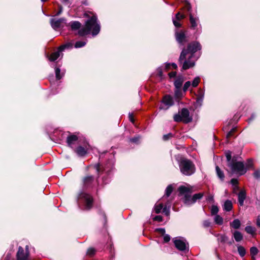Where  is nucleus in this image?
<instances>
[{
    "label": "nucleus",
    "mask_w": 260,
    "mask_h": 260,
    "mask_svg": "<svg viewBox=\"0 0 260 260\" xmlns=\"http://www.w3.org/2000/svg\"><path fill=\"white\" fill-rule=\"evenodd\" d=\"M183 81L184 80L182 77H178L174 82L175 88H181Z\"/></svg>",
    "instance_id": "nucleus-20"
},
{
    "label": "nucleus",
    "mask_w": 260,
    "mask_h": 260,
    "mask_svg": "<svg viewBox=\"0 0 260 260\" xmlns=\"http://www.w3.org/2000/svg\"><path fill=\"white\" fill-rule=\"evenodd\" d=\"M186 56L185 59H184L182 62L180 63H182V70H186L189 68H191L194 66L196 59H193V55L190 54L188 57L187 59H186Z\"/></svg>",
    "instance_id": "nucleus-6"
},
{
    "label": "nucleus",
    "mask_w": 260,
    "mask_h": 260,
    "mask_svg": "<svg viewBox=\"0 0 260 260\" xmlns=\"http://www.w3.org/2000/svg\"><path fill=\"white\" fill-rule=\"evenodd\" d=\"M236 128H232L226 135L227 139H230L233 136V133L235 132Z\"/></svg>",
    "instance_id": "nucleus-43"
},
{
    "label": "nucleus",
    "mask_w": 260,
    "mask_h": 260,
    "mask_svg": "<svg viewBox=\"0 0 260 260\" xmlns=\"http://www.w3.org/2000/svg\"><path fill=\"white\" fill-rule=\"evenodd\" d=\"M217 240L218 242L225 243H226L229 240V238L225 235H218Z\"/></svg>",
    "instance_id": "nucleus-25"
},
{
    "label": "nucleus",
    "mask_w": 260,
    "mask_h": 260,
    "mask_svg": "<svg viewBox=\"0 0 260 260\" xmlns=\"http://www.w3.org/2000/svg\"><path fill=\"white\" fill-rule=\"evenodd\" d=\"M95 253V250L94 248H90L87 250V254L90 256L93 255Z\"/></svg>",
    "instance_id": "nucleus-44"
},
{
    "label": "nucleus",
    "mask_w": 260,
    "mask_h": 260,
    "mask_svg": "<svg viewBox=\"0 0 260 260\" xmlns=\"http://www.w3.org/2000/svg\"><path fill=\"white\" fill-rule=\"evenodd\" d=\"M153 219H154V220L160 222V221H162V216H161L160 215H157V216H156L155 217H154Z\"/></svg>",
    "instance_id": "nucleus-53"
},
{
    "label": "nucleus",
    "mask_w": 260,
    "mask_h": 260,
    "mask_svg": "<svg viewBox=\"0 0 260 260\" xmlns=\"http://www.w3.org/2000/svg\"><path fill=\"white\" fill-rule=\"evenodd\" d=\"M233 237L236 241L237 242H240L243 239V235L240 232L238 231H236L234 232V233H233Z\"/></svg>",
    "instance_id": "nucleus-23"
},
{
    "label": "nucleus",
    "mask_w": 260,
    "mask_h": 260,
    "mask_svg": "<svg viewBox=\"0 0 260 260\" xmlns=\"http://www.w3.org/2000/svg\"><path fill=\"white\" fill-rule=\"evenodd\" d=\"M185 17V16L183 14H181L179 12L177 13L176 15V20H180L182 19H183Z\"/></svg>",
    "instance_id": "nucleus-46"
},
{
    "label": "nucleus",
    "mask_w": 260,
    "mask_h": 260,
    "mask_svg": "<svg viewBox=\"0 0 260 260\" xmlns=\"http://www.w3.org/2000/svg\"><path fill=\"white\" fill-rule=\"evenodd\" d=\"M158 75L160 77H161L162 75V72L161 70L159 71L158 72Z\"/></svg>",
    "instance_id": "nucleus-61"
},
{
    "label": "nucleus",
    "mask_w": 260,
    "mask_h": 260,
    "mask_svg": "<svg viewBox=\"0 0 260 260\" xmlns=\"http://www.w3.org/2000/svg\"><path fill=\"white\" fill-rule=\"evenodd\" d=\"M94 167L98 173H100L101 172L104 171H106V169L102 170V168L101 167V166L99 164L95 165Z\"/></svg>",
    "instance_id": "nucleus-42"
},
{
    "label": "nucleus",
    "mask_w": 260,
    "mask_h": 260,
    "mask_svg": "<svg viewBox=\"0 0 260 260\" xmlns=\"http://www.w3.org/2000/svg\"><path fill=\"white\" fill-rule=\"evenodd\" d=\"M216 174L218 177L221 180H223L224 178V175L222 171L220 170L218 166H216L215 168Z\"/></svg>",
    "instance_id": "nucleus-26"
},
{
    "label": "nucleus",
    "mask_w": 260,
    "mask_h": 260,
    "mask_svg": "<svg viewBox=\"0 0 260 260\" xmlns=\"http://www.w3.org/2000/svg\"><path fill=\"white\" fill-rule=\"evenodd\" d=\"M178 191L181 195L184 196L183 202L187 205H190L194 204L192 200V197L191 196L192 192L191 188L185 186H180L178 188Z\"/></svg>",
    "instance_id": "nucleus-5"
},
{
    "label": "nucleus",
    "mask_w": 260,
    "mask_h": 260,
    "mask_svg": "<svg viewBox=\"0 0 260 260\" xmlns=\"http://www.w3.org/2000/svg\"><path fill=\"white\" fill-rule=\"evenodd\" d=\"M215 222L219 225H221L223 223V218L219 215H216L214 217Z\"/></svg>",
    "instance_id": "nucleus-33"
},
{
    "label": "nucleus",
    "mask_w": 260,
    "mask_h": 260,
    "mask_svg": "<svg viewBox=\"0 0 260 260\" xmlns=\"http://www.w3.org/2000/svg\"><path fill=\"white\" fill-rule=\"evenodd\" d=\"M207 200L208 201H213V197L212 196H209L207 198Z\"/></svg>",
    "instance_id": "nucleus-58"
},
{
    "label": "nucleus",
    "mask_w": 260,
    "mask_h": 260,
    "mask_svg": "<svg viewBox=\"0 0 260 260\" xmlns=\"http://www.w3.org/2000/svg\"><path fill=\"white\" fill-rule=\"evenodd\" d=\"M173 137V134L172 133H169L167 135H165L163 136V140L165 141H167L169 140V139Z\"/></svg>",
    "instance_id": "nucleus-45"
},
{
    "label": "nucleus",
    "mask_w": 260,
    "mask_h": 260,
    "mask_svg": "<svg viewBox=\"0 0 260 260\" xmlns=\"http://www.w3.org/2000/svg\"><path fill=\"white\" fill-rule=\"evenodd\" d=\"M174 243L175 247L178 250L184 252L188 251V244L184 240L176 238L174 239Z\"/></svg>",
    "instance_id": "nucleus-9"
},
{
    "label": "nucleus",
    "mask_w": 260,
    "mask_h": 260,
    "mask_svg": "<svg viewBox=\"0 0 260 260\" xmlns=\"http://www.w3.org/2000/svg\"><path fill=\"white\" fill-rule=\"evenodd\" d=\"M246 198V192L244 190H241L238 193V202L241 206L244 204V201Z\"/></svg>",
    "instance_id": "nucleus-15"
},
{
    "label": "nucleus",
    "mask_w": 260,
    "mask_h": 260,
    "mask_svg": "<svg viewBox=\"0 0 260 260\" xmlns=\"http://www.w3.org/2000/svg\"><path fill=\"white\" fill-rule=\"evenodd\" d=\"M76 152L79 156H83L86 154L87 149L82 146H79L76 148Z\"/></svg>",
    "instance_id": "nucleus-18"
},
{
    "label": "nucleus",
    "mask_w": 260,
    "mask_h": 260,
    "mask_svg": "<svg viewBox=\"0 0 260 260\" xmlns=\"http://www.w3.org/2000/svg\"><path fill=\"white\" fill-rule=\"evenodd\" d=\"M187 9L188 11L190 10V6L189 5H187Z\"/></svg>",
    "instance_id": "nucleus-63"
},
{
    "label": "nucleus",
    "mask_w": 260,
    "mask_h": 260,
    "mask_svg": "<svg viewBox=\"0 0 260 260\" xmlns=\"http://www.w3.org/2000/svg\"><path fill=\"white\" fill-rule=\"evenodd\" d=\"M86 44V42L84 41H77L75 44V47L76 48H81L83 47Z\"/></svg>",
    "instance_id": "nucleus-37"
},
{
    "label": "nucleus",
    "mask_w": 260,
    "mask_h": 260,
    "mask_svg": "<svg viewBox=\"0 0 260 260\" xmlns=\"http://www.w3.org/2000/svg\"><path fill=\"white\" fill-rule=\"evenodd\" d=\"M69 45L66 44L60 46L57 51L54 52L51 54L49 58V60L53 61L56 60L59 57L60 52L62 51L65 48L69 47Z\"/></svg>",
    "instance_id": "nucleus-12"
},
{
    "label": "nucleus",
    "mask_w": 260,
    "mask_h": 260,
    "mask_svg": "<svg viewBox=\"0 0 260 260\" xmlns=\"http://www.w3.org/2000/svg\"><path fill=\"white\" fill-rule=\"evenodd\" d=\"M223 208L224 210L228 212L231 211L233 208L232 202L230 200H226L224 202Z\"/></svg>",
    "instance_id": "nucleus-21"
},
{
    "label": "nucleus",
    "mask_w": 260,
    "mask_h": 260,
    "mask_svg": "<svg viewBox=\"0 0 260 260\" xmlns=\"http://www.w3.org/2000/svg\"><path fill=\"white\" fill-rule=\"evenodd\" d=\"M164 236V241L165 242H168L170 240V236L168 234H165Z\"/></svg>",
    "instance_id": "nucleus-51"
},
{
    "label": "nucleus",
    "mask_w": 260,
    "mask_h": 260,
    "mask_svg": "<svg viewBox=\"0 0 260 260\" xmlns=\"http://www.w3.org/2000/svg\"><path fill=\"white\" fill-rule=\"evenodd\" d=\"M232 173L238 174L240 175H243L246 172L244 165L241 161H237L235 158H233L231 162L228 164Z\"/></svg>",
    "instance_id": "nucleus-4"
},
{
    "label": "nucleus",
    "mask_w": 260,
    "mask_h": 260,
    "mask_svg": "<svg viewBox=\"0 0 260 260\" xmlns=\"http://www.w3.org/2000/svg\"><path fill=\"white\" fill-rule=\"evenodd\" d=\"M254 177L257 179H260V170H256L254 172L253 174Z\"/></svg>",
    "instance_id": "nucleus-49"
},
{
    "label": "nucleus",
    "mask_w": 260,
    "mask_h": 260,
    "mask_svg": "<svg viewBox=\"0 0 260 260\" xmlns=\"http://www.w3.org/2000/svg\"><path fill=\"white\" fill-rule=\"evenodd\" d=\"M66 23V19L64 18L55 19L52 18L50 20V24L52 27L57 30L58 28L63 27L64 24Z\"/></svg>",
    "instance_id": "nucleus-11"
},
{
    "label": "nucleus",
    "mask_w": 260,
    "mask_h": 260,
    "mask_svg": "<svg viewBox=\"0 0 260 260\" xmlns=\"http://www.w3.org/2000/svg\"><path fill=\"white\" fill-rule=\"evenodd\" d=\"M174 105L173 98L170 95H165L162 101V103L159 108L163 110H167Z\"/></svg>",
    "instance_id": "nucleus-7"
},
{
    "label": "nucleus",
    "mask_w": 260,
    "mask_h": 260,
    "mask_svg": "<svg viewBox=\"0 0 260 260\" xmlns=\"http://www.w3.org/2000/svg\"><path fill=\"white\" fill-rule=\"evenodd\" d=\"M231 182L232 184L235 186V187L238 188L237 185L238 184V180L236 179H232L231 180Z\"/></svg>",
    "instance_id": "nucleus-52"
},
{
    "label": "nucleus",
    "mask_w": 260,
    "mask_h": 260,
    "mask_svg": "<svg viewBox=\"0 0 260 260\" xmlns=\"http://www.w3.org/2000/svg\"><path fill=\"white\" fill-rule=\"evenodd\" d=\"M226 158L227 161H228V164L231 162L232 161V155L230 152H227L226 153Z\"/></svg>",
    "instance_id": "nucleus-47"
},
{
    "label": "nucleus",
    "mask_w": 260,
    "mask_h": 260,
    "mask_svg": "<svg viewBox=\"0 0 260 260\" xmlns=\"http://www.w3.org/2000/svg\"><path fill=\"white\" fill-rule=\"evenodd\" d=\"M155 231L159 233V234H160L161 235H164L165 234V229H163V228H158V229H156L155 230Z\"/></svg>",
    "instance_id": "nucleus-48"
},
{
    "label": "nucleus",
    "mask_w": 260,
    "mask_h": 260,
    "mask_svg": "<svg viewBox=\"0 0 260 260\" xmlns=\"http://www.w3.org/2000/svg\"><path fill=\"white\" fill-rule=\"evenodd\" d=\"M100 31V26L97 22V17L95 15H92L86 21L85 26L79 30L78 35L80 36H84L91 31L93 36H96Z\"/></svg>",
    "instance_id": "nucleus-1"
},
{
    "label": "nucleus",
    "mask_w": 260,
    "mask_h": 260,
    "mask_svg": "<svg viewBox=\"0 0 260 260\" xmlns=\"http://www.w3.org/2000/svg\"><path fill=\"white\" fill-rule=\"evenodd\" d=\"M203 224L205 228H208L211 225L210 222L208 220H204Z\"/></svg>",
    "instance_id": "nucleus-50"
},
{
    "label": "nucleus",
    "mask_w": 260,
    "mask_h": 260,
    "mask_svg": "<svg viewBox=\"0 0 260 260\" xmlns=\"http://www.w3.org/2000/svg\"><path fill=\"white\" fill-rule=\"evenodd\" d=\"M245 231L249 234L253 235L255 233V229L251 226L247 225L245 228Z\"/></svg>",
    "instance_id": "nucleus-29"
},
{
    "label": "nucleus",
    "mask_w": 260,
    "mask_h": 260,
    "mask_svg": "<svg viewBox=\"0 0 260 260\" xmlns=\"http://www.w3.org/2000/svg\"><path fill=\"white\" fill-rule=\"evenodd\" d=\"M172 191H173V187H172V185H169V186H168V187H167V188L166 189L165 194L163 198L169 197L170 196V194H171V193L172 192Z\"/></svg>",
    "instance_id": "nucleus-30"
},
{
    "label": "nucleus",
    "mask_w": 260,
    "mask_h": 260,
    "mask_svg": "<svg viewBox=\"0 0 260 260\" xmlns=\"http://www.w3.org/2000/svg\"><path fill=\"white\" fill-rule=\"evenodd\" d=\"M139 141V138L135 137L130 139V141L133 143H137Z\"/></svg>",
    "instance_id": "nucleus-56"
},
{
    "label": "nucleus",
    "mask_w": 260,
    "mask_h": 260,
    "mask_svg": "<svg viewBox=\"0 0 260 260\" xmlns=\"http://www.w3.org/2000/svg\"><path fill=\"white\" fill-rule=\"evenodd\" d=\"M200 79L199 77H196L192 81V83L191 84L192 86L194 87H197L198 85V84L200 82Z\"/></svg>",
    "instance_id": "nucleus-40"
},
{
    "label": "nucleus",
    "mask_w": 260,
    "mask_h": 260,
    "mask_svg": "<svg viewBox=\"0 0 260 260\" xmlns=\"http://www.w3.org/2000/svg\"><path fill=\"white\" fill-rule=\"evenodd\" d=\"M238 252L240 255L242 257L244 256L246 253L245 249L242 246H239L238 247Z\"/></svg>",
    "instance_id": "nucleus-34"
},
{
    "label": "nucleus",
    "mask_w": 260,
    "mask_h": 260,
    "mask_svg": "<svg viewBox=\"0 0 260 260\" xmlns=\"http://www.w3.org/2000/svg\"><path fill=\"white\" fill-rule=\"evenodd\" d=\"M256 224L258 226L260 227V216L257 217Z\"/></svg>",
    "instance_id": "nucleus-59"
},
{
    "label": "nucleus",
    "mask_w": 260,
    "mask_h": 260,
    "mask_svg": "<svg viewBox=\"0 0 260 260\" xmlns=\"http://www.w3.org/2000/svg\"><path fill=\"white\" fill-rule=\"evenodd\" d=\"M203 99V96H201L200 98H198V101H202Z\"/></svg>",
    "instance_id": "nucleus-62"
},
{
    "label": "nucleus",
    "mask_w": 260,
    "mask_h": 260,
    "mask_svg": "<svg viewBox=\"0 0 260 260\" xmlns=\"http://www.w3.org/2000/svg\"><path fill=\"white\" fill-rule=\"evenodd\" d=\"M169 75L170 78H174L176 75V72H172L169 74Z\"/></svg>",
    "instance_id": "nucleus-55"
},
{
    "label": "nucleus",
    "mask_w": 260,
    "mask_h": 260,
    "mask_svg": "<svg viewBox=\"0 0 260 260\" xmlns=\"http://www.w3.org/2000/svg\"><path fill=\"white\" fill-rule=\"evenodd\" d=\"M201 49V46L199 42H193L188 44L187 49H183L180 54L179 62L181 63L182 61L185 58L188 53L193 55V53L198 50Z\"/></svg>",
    "instance_id": "nucleus-3"
},
{
    "label": "nucleus",
    "mask_w": 260,
    "mask_h": 260,
    "mask_svg": "<svg viewBox=\"0 0 260 260\" xmlns=\"http://www.w3.org/2000/svg\"><path fill=\"white\" fill-rule=\"evenodd\" d=\"M69 25L71 26L72 30H76L80 28L81 24L79 21H74L70 22Z\"/></svg>",
    "instance_id": "nucleus-17"
},
{
    "label": "nucleus",
    "mask_w": 260,
    "mask_h": 260,
    "mask_svg": "<svg viewBox=\"0 0 260 260\" xmlns=\"http://www.w3.org/2000/svg\"><path fill=\"white\" fill-rule=\"evenodd\" d=\"M78 137L76 135H71L67 138V143L68 145L72 147V145L74 144L77 141Z\"/></svg>",
    "instance_id": "nucleus-16"
},
{
    "label": "nucleus",
    "mask_w": 260,
    "mask_h": 260,
    "mask_svg": "<svg viewBox=\"0 0 260 260\" xmlns=\"http://www.w3.org/2000/svg\"><path fill=\"white\" fill-rule=\"evenodd\" d=\"M171 66L172 67H173V68H174V69H176L177 68V66L176 63H172L171 64Z\"/></svg>",
    "instance_id": "nucleus-60"
},
{
    "label": "nucleus",
    "mask_w": 260,
    "mask_h": 260,
    "mask_svg": "<svg viewBox=\"0 0 260 260\" xmlns=\"http://www.w3.org/2000/svg\"><path fill=\"white\" fill-rule=\"evenodd\" d=\"M56 78L57 80L60 79L63 76V73L60 74V70L58 68H56L55 70Z\"/></svg>",
    "instance_id": "nucleus-36"
},
{
    "label": "nucleus",
    "mask_w": 260,
    "mask_h": 260,
    "mask_svg": "<svg viewBox=\"0 0 260 260\" xmlns=\"http://www.w3.org/2000/svg\"><path fill=\"white\" fill-rule=\"evenodd\" d=\"M79 198L84 200L85 201V208L86 209H90L92 207L93 199L90 194L85 192H82L80 194Z\"/></svg>",
    "instance_id": "nucleus-10"
},
{
    "label": "nucleus",
    "mask_w": 260,
    "mask_h": 260,
    "mask_svg": "<svg viewBox=\"0 0 260 260\" xmlns=\"http://www.w3.org/2000/svg\"><path fill=\"white\" fill-rule=\"evenodd\" d=\"M181 173L185 176H190L196 172L195 165L192 161L186 158L181 159L179 163Z\"/></svg>",
    "instance_id": "nucleus-2"
},
{
    "label": "nucleus",
    "mask_w": 260,
    "mask_h": 260,
    "mask_svg": "<svg viewBox=\"0 0 260 260\" xmlns=\"http://www.w3.org/2000/svg\"><path fill=\"white\" fill-rule=\"evenodd\" d=\"M164 205L162 203H160L158 205L155 206L154 210L156 213H159L161 210L163 209Z\"/></svg>",
    "instance_id": "nucleus-35"
},
{
    "label": "nucleus",
    "mask_w": 260,
    "mask_h": 260,
    "mask_svg": "<svg viewBox=\"0 0 260 260\" xmlns=\"http://www.w3.org/2000/svg\"><path fill=\"white\" fill-rule=\"evenodd\" d=\"M189 20L191 24V28L192 29H195L198 25V19L194 18L191 14H190Z\"/></svg>",
    "instance_id": "nucleus-19"
},
{
    "label": "nucleus",
    "mask_w": 260,
    "mask_h": 260,
    "mask_svg": "<svg viewBox=\"0 0 260 260\" xmlns=\"http://www.w3.org/2000/svg\"><path fill=\"white\" fill-rule=\"evenodd\" d=\"M171 207V202L168 201L165 205L164 206L162 211L167 216H169L170 214V209Z\"/></svg>",
    "instance_id": "nucleus-22"
},
{
    "label": "nucleus",
    "mask_w": 260,
    "mask_h": 260,
    "mask_svg": "<svg viewBox=\"0 0 260 260\" xmlns=\"http://www.w3.org/2000/svg\"><path fill=\"white\" fill-rule=\"evenodd\" d=\"M183 96L181 88H175V96L176 98L179 99Z\"/></svg>",
    "instance_id": "nucleus-32"
},
{
    "label": "nucleus",
    "mask_w": 260,
    "mask_h": 260,
    "mask_svg": "<svg viewBox=\"0 0 260 260\" xmlns=\"http://www.w3.org/2000/svg\"><path fill=\"white\" fill-rule=\"evenodd\" d=\"M190 85H191V83L190 81L186 82L183 86V91L184 92L186 91Z\"/></svg>",
    "instance_id": "nucleus-41"
},
{
    "label": "nucleus",
    "mask_w": 260,
    "mask_h": 260,
    "mask_svg": "<svg viewBox=\"0 0 260 260\" xmlns=\"http://www.w3.org/2000/svg\"><path fill=\"white\" fill-rule=\"evenodd\" d=\"M26 252H24L22 247H19L17 253V260H31L28 258L29 252L28 250V246L25 247Z\"/></svg>",
    "instance_id": "nucleus-8"
},
{
    "label": "nucleus",
    "mask_w": 260,
    "mask_h": 260,
    "mask_svg": "<svg viewBox=\"0 0 260 260\" xmlns=\"http://www.w3.org/2000/svg\"><path fill=\"white\" fill-rule=\"evenodd\" d=\"M203 196H204V193H201V192L194 194L192 196V200H193L192 202H193L194 203H196L198 200H200V199H202Z\"/></svg>",
    "instance_id": "nucleus-31"
},
{
    "label": "nucleus",
    "mask_w": 260,
    "mask_h": 260,
    "mask_svg": "<svg viewBox=\"0 0 260 260\" xmlns=\"http://www.w3.org/2000/svg\"><path fill=\"white\" fill-rule=\"evenodd\" d=\"M129 120L131 122H134V118H133V114H132V113H129Z\"/></svg>",
    "instance_id": "nucleus-57"
},
{
    "label": "nucleus",
    "mask_w": 260,
    "mask_h": 260,
    "mask_svg": "<svg viewBox=\"0 0 260 260\" xmlns=\"http://www.w3.org/2000/svg\"><path fill=\"white\" fill-rule=\"evenodd\" d=\"M258 249L255 247H252L250 249V254L251 255L252 260H255V256L258 253Z\"/></svg>",
    "instance_id": "nucleus-28"
},
{
    "label": "nucleus",
    "mask_w": 260,
    "mask_h": 260,
    "mask_svg": "<svg viewBox=\"0 0 260 260\" xmlns=\"http://www.w3.org/2000/svg\"><path fill=\"white\" fill-rule=\"evenodd\" d=\"M174 120L176 122L183 121V119L181 114H176L174 116Z\"/></svg>",
    "instance_id": "nucleus-38"
},
{
    "label": "nucleus",
    "mask_w": 260,
    "mask_h": 260,
    "mask_svg": "<svg viewBox=\"0 0 260 260\" xmlns=\"http://www.w3.org/2000/svg\"><path fill=\"white\" fill-rule=\"evenodd\" d=\"M181 115L183 122L187 123L191 121L192 119L189 117V112L187 109L183 108L181 110Z\"/></svg>",
    "instance_id": "nucleus-13"
},
{
    "label": "nucleus",
    "mask_w": 260,
    "mask_h": 260,
    "mask_svg": "<svg viewBox=\"0 0 260 260\" xmlns=\"http://www.w3.org/2000/svg\"><path fill=\"white\" fill-rule=\"evenodd\" d=\"M218 208L217 206L213 205L211 207V213L212 215H216L218 212Z\"/></svg>",
    "instance_id": "nucleus-39"
},
{
    "label": "nucleus",
    "mask_w": 260,
    "mask_h": 260,
    "mask_svg": "<svg viewBox=\"0 0 260 260\" xmlns=\"http://www.w3.org/2000/svg\"><path fill=\"white\" fill-rule=\"evenodd\" d=\"M61 12H62V10H61V9H60V10H59V12L56 14V15H59V14L61 13Z\"/></svg>",
    "instance_id": "nucleus-64"
},
{
    "label": "nucleus",
    "mask_w": 260,
    "mask_h": 260,
    "mask_svg": "<svg viewBox=\"0 0 260 260\" xmlns=\"http://www.w3.org/2000/svg\"><path fill=\"white\" fill-rule=\"evenodd\" d=\"M176 37L177 41L179 43H182L186 41V36L185 32L183 31H181L178 32H176Z\"/></svg>",
    "instance_id": "nucleus-14"
},
{
    "label": "nucleus",
    "mask_w": 260,
    "mask_h": 260,
    "mask_svg": "<svg viewBox=\"0 0 260 260\" xmlns=\"http://www.w3.org/2000/svg\"><path fill=\"white\" fill-rule=\"evenodd\" d=\"M93 180V177L92 176H88L84 178V184L85 186H88Z\"/></svg>",
    "instance_id": "nucleus-27"
},
{
    "label": "nucleus",
    "mask_w": 260,
    "mask_h": 260,
    "mask_svg": "<svg viewBox=\"0 0 260 260\" xmlns=\"http://www.w3.org/2000/svg\"><path fill=\"white\" fill-rule=\"evenodd\" d=\"M179 20H173V24L177 27H180L181 24L178 22Z\"/></svg>",
    "instance_id": "nucleus-54"
},
{
    "label": "nucleus",
    "mask_w": 260,
    "mask_h": 260,
    "mask_svg": "<svg viewBox=\"0 0 260 260\" xmlns=\"http://www.w3.org/2000/svg\"><path fill=\"white\" fill-rule=\"evenodd\" d=\"M230 225L235 229H238L241 226V222L238 219H236L230 223Z\"/></svg>",
    "instance_id": "nucleus-24"
}]
</instances>
